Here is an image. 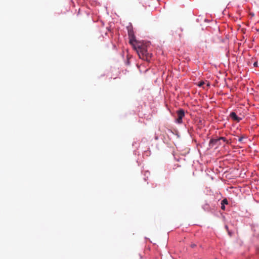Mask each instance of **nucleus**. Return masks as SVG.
<instances>
[{"instance_id": "nucleus-1", "label": "nucleus", "mask_w": 259, "mask_h": 259, "mask_svg": "<svg viewBox=\"0 0 259 259\" xmlns=\"http://www.w3.org/2000/svg\"><path fill=\"white\" fill-rule=\"evenodd\" d=\"M136 50L140 58L149 61L151 57V55L148 53L147 46L142 42L136 41L133 46Z\"/></svg>"}, {"instance_id": "nucleus-2", "label": "nucleus", "mask_w": 259, "mask_h": 259, "mask_svg": "<svg viewBox=\"0 0 259 259\" xmlns=\"http://www.w3.org/2000/svg\"><path fill=\"white\" fill-rule=\"evenodd\" d=\"M178 118L176 119L177 123L181 124L183 122L182 119L185 116V111L183 109H180L177 112Z\"/></svg>"}, {"instance_id": "nucleus-3", "label": "nucleus", "mask_w": 259, "mask_h": 259, "mask_svg": "<svg viewBox=\"0 0 259 259\" xmlns=\"http://www.w3.org/2000/svg\"><path fill=\"white\" fill-rule=\"evenodd\" d=\"M128 36L130 38V43L134 46V45L136 43V41H138L135 38L133 30H128Z\"/></svg>"}, {"instance_id": "nucleus-4", "label": "nucleus", "mask_w": 259, "mask_h": 259, "mask_svg": "<svg viewBox=\"0 0 259 259\" xmlns=\"http://www.w3.org/2000/svg\"><path fill=\"white\" fill-rule=\"evenodd\" d=\"M230 117L234 120L239 122L241 118L238 117L234 112H232L230 114Z\"/></svg>"}, {"instance_id": "nucleus-5", "label": "nucleus", "mask_w": 259, "mask_h": 259, "mask_svg": "<svg viewBox=\"0 0 259 259\" xmlns=\"http://www.w3.org/2000/svg\"><path fill=\"white\" fill-rule=\"evenodd\" d=\"M220 140H222L224 142L226 141V139L225 137H221V138H220L219 139H211L210 141V143H215L216 142H217L218 141H219Z\"/></svg>"}, {"instance_id": "nucleus-6", "label": "nucleus", "mask_w": 259, "mask_h": 259, "mask_svg": "<svg viewBox=\"0 0 259 259\" xmlns=\"http://www.w3.org/2000/svg\"><path fill=\"white\" fill-rule=\"evenodd\" d=\"M228 203V200H227V199H224L221 201V204H223V205L227 204Z\"/></svg>"}, {"instance_id": "nucleus-7", "label": "nucleus", "mask_w": 259, "mask_h": 259, "mask_svg": "<svg viewBox=\"0 0 259 259\" xmlns=\"http://www.w3.org/2000/svg\"><path fill=\"white\" fill-rule=\"evenodd\" d=\"M205 84V82L203 81H201L198 83V85L200 87H203V85Z\"/></svg>"}, {"instance_id": "nucleus-8", "label": "nucleus", "mask_w": 259, "mask_h": 259, "mask_svg": "<svg viewBox=\"0 0 259 259\" xmlns=\"http://www.w3.org/2000/svg\"><path fill=\"white\" fill-rule=\"evenodd\" d=\"M243 139H244V137H240L239 138V139H238L239 142H242V141H243Z\"/></svg>"}, {"instance_id": "nucleus-9", "label": "nucleus", "mask_w": 259, "mask_h": 259, "mask_svg": "<svg viewBox=\"0 0 259 259\" xmlns=\"http://www.w3.org/2000/svg\"><path fill=\"white\" fill-rule=\"evenodd\" d=\"M221 205H222V206H221L222 209L225 210V205H223V204H221Z\"/></svg>"}, {"instance_id": "nucleus-10", "label": "nucleus", "mask_w": 259, "mask_h": 259, "mask_svg": "<svg viewBox=\"0 0 259 259\" xmlns=\"http://www.w3.org/2000/svg\"><path fill=\"white\" fill-rule=\"evenodd\" d=\"M253 66L254 67H257V62H255L254 63H253Z\"/></svg>"}, {"instance_id": "nucleus-11", "label": "nucleus", "mask_w": 259, "mask_h": 259, "mask_svg": "<svg viewBox=\"0 0 259 259\" xmlns=\"http://www.w3.org/2000/svg\"><path fill=\"white\" fill-rule=\"evenodd\" d=\"M209 85H210V84H209V82H207V86H208H208H209Z\"/></svg>"}]
</instances>
